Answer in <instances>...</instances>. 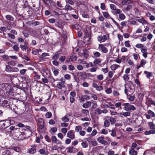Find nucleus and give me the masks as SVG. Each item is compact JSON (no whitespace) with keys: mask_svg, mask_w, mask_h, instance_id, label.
<instances>
[{"mask_svg":"<svg viewBox=\"0 0 155 155\" xmlns=\"http://www.w3.org/2000/svg\"><path fill=\"white\" fill-rule=\"evenodd\" d=\"M114 96H118L120 95L119 93L117 91L114 90L112 92Z\"/></svg>","mask_w":155,"mask_h":155,"instance_id":"nucleus-39","label":"nucleus"},{"mask_svg":"<svg viewBox=\"0 0 155 155\" xmlns=\"http://www.w3.org/2000/svg\"><path fill=\"white\" fill-rule=\"evenodd\" d=\"M77 59L76 56L75 55H72L70 56L69 60L71 61H75Z\"/></svg>","mask_w":155,"mask_h":155,"instance_id":"nucleus-27","label":"nucleus"},{"mask_svg":"<svg viewBox=\"0 0 155 155\" xmlns=\"http://www.w3.org/2000/svg\"><path fill=\"white\" fill-rule=\"evenodd\" d=\"M20 47L22 51H24V50H26L28 48V47L26 45H20Z\"/></svg>","mask_w":155,"mask_h":155,"instance_id":"nucleus-37","label":"nucleus"},{"mask_svg":"<svg viewBox=\"0 0 155 155\" xmlns=\"http://www.w3.org/2000/svg\"><path fill=\"white\" fill-rule=\"evenodd\" d=\"M56 87L59 89H62L66 87L65 81H60L57 84Z\"/></svg>","mask_w":155,"mask_h":155,"instance_id":"nucleus-8","label":"nucleus"},{"mask_svg":"<svg viewBox=\"0 0 155 155\" xmlns=\"http://www.w3.org/2000/svg\"><path fill=\"white\" fill-rule=\"evenodd\" d=\"M82 64H85L84 66V67L85 68H88L90 67V65L89 64L87 63V62L84 61H83L82 63Z\"/></svg>","mask_w":155,"mask_h":155,"instance_id":"nucleus-30","label":"nucleus"},{"mask_svg":"<svg viewBox=\"0 0 155 155\" xmlns=\"http://www.w3.org/2000/svg\"><path fill=\"white\" fill-rule=\"evenodd\" d=\"M109 121L110 122L111 124H114L115 122H116V120L115 119L112 117H109Z\"/></svg>","mask_w":155,"mask_h":155,"instance_id":"nucleus-29","label":"nucleus"},{"mask_svg":"<svg viewBox=\"0 0 155 155\" xmlns=\"http://www.w3.org/2000/svg\"><path fill=\"white\" fill-rule=\"evenodd\" d=\"M124 93L126 95L133 94L134 91V85L128 86L124 85Z\"/></svg>","mask_w":155,"mask_h":155,"instance_id":"nucleus-2","label":"nucleus"},{"mask_svg":"<svg viewBox=\"0 0 155 155\" xmlns=\"http://www.w3.org/2000/svg\"><path fill=\"white\" fill-rule=\"evenodd\" d=\"M62 119V121L64 122H67L69 120V119L67 117L66 115L63 117Z\"/></svg>","mask_w":155,"mask_h":155,"instance_id":"nucleus-48","label":"nucleus"},{"mask_svg":"<svg viewBox=\"0 0 155 155\" xmlns=\"http://www.w3.org/2000/svg\"><path fill=\"white\" fill-rule=\"evenodd\" d=\"M129 153L130 155H137V151L133 149H130V150Z\"/></svg>","mask_w":155,"mask_h":155,"instance_id":"nucleus-22","label":"nucleus"},{"mask_svg":"<svg viewBox=\"0 0 155 155\" xmlns=\"http://www.w3.org/2000/svg\"><path fill=\"white\" fill-rule=\"evenodd\" d=\"M1 105L4 107L9 108L10 107V105L8 103V101L6 100H4L2 103Z\"/></svg>","mask_w":155,"mask_h":155,"instance_id":"nucleus-16","label":"nucleus"},{"mask_svg":"<svg viewBox=\"0 0 155 155\" xmlns=\"http://www.w3.org/2000/svg\"><path fill=\"white\" fill-rule=\"evenodd\" d=\"M13 150L16 151L17 152H19L21 151V149L20 147H15L12 148Z\"/></svg>","mask_w":155,"mask_h":155,"instance_id":"nucleus-42","label":"nucleus"},{"mask_svg":"<svg viewBox=\"0 0 155 155\" xmlns=\"http://www.w3.org/2000/svg\"><path fill=\"white\" fill-rule=\"evenodd\" d=\"M59 57V54L58 53L54 55L52 57V58L54 60H57Z\"/></svg>","mask_w":155,"mask_h":155,"instance_id":"nucleus-59","label":"nucleus"},{"mask_svg":"<svg viewBox=\"0 0 155 155\" xmlns=\"http://www.w3.org/2000/svg\"><path fill=\"white\" fill-rule=\"evenodd\" d=\"M146 63V61L145 60L143 59H142L141 60L140 64V66H142V67H143Z\"/></svg>","mask_w":155,"mask_h":155,"instance_id":"nucleus-31","label":"nucleus"},{"mask_svg":"<svg viewBox=\"0 0 155 155\" xmlns=\"http://www.w3.org/2000/svg\"><path fill=\"white\" fill-rule=\"evenodd\" d=\"M127 98L129 100L131 101H133L135 99V97L134 95H132L130 94L129 95H127Z\"/></svg>","mask_w":155,"mask_h":155,"instance_id":"nucleus-24","label":"nucleus"},{"mask_svg":"<svg viewBox=\"0 0 155 155\" xmlns=\"http://www.w3.org/2000/svg\"><path fill=\"white\" fill-rule=\"evenodd\" d=\"M110 124V122L107 120H105L104 124V125L105 127H109Z\"/></svg>","mask_w":155,"mask_h":155,"instance_id":"nucleus-28","label":"nucleus"},{"mask_svg":"<svg viewBox=\"0 0 155 155\" xmlns=\"http://www.w3.org/2000/svg\"><path fill=\"white\" fill-rule=\"evenodd\" d=\"M98 48L104 53H107L108 51L107 49L103 44H99Z\"/></svg>","mask_w":155,"mask_h":155,"instance_id":"nucleus-10","label":"nucleus"},{"mask_svg":"<svg viewBox=\"0 0 155 155\" xmlns=\"http://www.w3.org/2000/svg\"><path fill=\"white\" fill-rule=\"evenodd\" d=\"M45 116L47 118H50L52 116V114L51 112H48L46 114Z\"/></svg>","mask_w":155,"mask_h":155,"instance_id":"nucleus-41","label":"nucleus"},{"mask_svg":"<svg viewBox=\"0 0 155 155\" xmlns=\"http://www.w3.org/2000/svg\"><path fill=\"white\" fill-rule=\"evenodd\" d=\"M103 15L104 17L105 18H108L110 16L108 12H103Z\"/></svg>","mask_w":155,"mask_h":155,"instance_id":"nucleus-57","label":"nucleus"},{"mask_svg":"<svg viewBox=\"0 0 155 155\" xmlns=\"http://www.w3.org/2000/svg\"><path fill=\"white\" fill-rule=\"evenodd\" d=\"M13 48L15 51H18L19 50V48L17 45H14L13 47Z\"/></svg>","mask_w":155,"mask_h":155,"instance_id":"nucleus-44","label":"nucleus"},{"mask_svg":"<svg viewBox=\"0 0 155 155\" xmlns=\"http://www.w3.org/2000/svg\"><path fill=\"white\" fill-rule=\"evenodd\" d=\"M6 18L7 20L11 21H12L14 20V18L12 16L10 15H7L6 16Z\"/></svg>","mask_w":155,"mask_h":155,"instance_id":"nucleus-36","label":"nucleus"},{"mask_svg":"<svg viewBox=\"0 0 155 155\" xmlns=\"http://www.w3.org/2000/svg\"><path fill=\"white\" fill-rule=\"evenodd\" d=\"M107 39V36L105 35L102 36V35L99 36L97 37V40L100 42H104Z\"/></svg>","mask_w":155,"mask_h":155,"instance_id":"nucleus-11","label":"nucleus"},{"mask_svg":"<svg viewBox=\"0 0 155 155\" xmlns=\"http://www.w3.org/2000/svg\"><path fill=\"white\" fill-rule=\"evenodd\" d=\"M148 124L149 125L150 129H153L155 128V126L153 122H150L148 123Z\"/></svg>","mask_w":155,"mask_h":155,"instance_id":"nucleus-43","label":"nucleus"},{"mask_svg":"<svg viewBox=\"0 0 155 155\" xmlns=\"http://www.w3.org/2000/svg\"><path fill=\"white\" fill-rule=\"evenodd\" d=\"M84 67L81 64H79L77 66V68L79 70L81 71L83 69Z\"/></svg>","mask_w":155,"mask_h":155,"instance_id":"nucleus-60","label":"nucleus"},{"mask_svg":"<svg viewBox=\"0 0 155 155\" xmlns=\"http://www.w3.org/2000/svg\"><path fill=\"white\" fill-rule=\"evenodd\" d=\"M65 9L67 11L69 10H71L73 9V8L69 5H66L65 7Z\"/></svg>","mask_w":155,"mask_h":155,"instance_id":"nucleus-55","label":"nucleus"},{"mask_svg":"<svg viewBox=\"0 0 155 155\" xmlns=\"http://www.w3.org/2000/svg\"><path fill=\"white\" fill-rule=\"evenodd\" d=\"M68 69L70 71L74 70L75 69L74 66L72 65H69L68 66Z\"/></svg>","mask_w":155,"mask_h":155,"instance_id":"nucleus-63","label":"nucleus"},{"mask_svg":"<svg viewBox=\"0 0 155 155\" xmlns=\"http://www.w3.org/2000/svg\"><path fill=\"white\" fill-rule=\"evenodd\" d=\"M65 57L64 56H62L59 58V60L61 62H64L65 61Z\"/></svg>","mask_w":155,"mask_h":155,"instance_id":"nucleus-58","label":"nucleus"},{"mask_svg":"<svg viewBox=\"0 0 155 155\" xmlns=\"http://www.w3.org/2000/svg\"><path fill=\"white\" fill-rule=\"evenodd\" d=\"M77 75L79 77H81L82 80L85 79L86 78V73L84 72H81L77 73Z\"/></svg>","mask_w":155,"mask_h":155,"instance_id":"nucleus-14","label":"nucleus"},{"mask_svg":"<svg viewBox=\"0 0 155 155\" xmlns=\"http://www.w3.org/2000/svg\"><path fill=\"white\" fill-rule=\"evenodd\" d=\"M37 146L35 145H34L31 146L32 148L29 150V153L33 154L35 153L36 151V150L35 147H36Z\"/></svg>","mask_w":155,"mask_h":155,"instance_id":"nucleus-17","label":"nucleus"},{"mask_svg":"<svg viewBox=\"0 0 155 155\" xmlns=\"http://www.w3.org/2000/svg\"><path fill=\"white\" fill-rule=\"evenodd\" d=\"M140 50L141 52L143 53V56L145 58H146L147 57V54H148L147 47H145L144 48H143L141 49Z\"/></svg>","mask_w":155,"mask_h":155,"instance_id":"nucleus-12","label":"nucleus"},{"mask_svg":"<svg viewBox=\"0 0 155 155\" xmlns=\"http://www.w3.org/2000/svg\"><path fill=\"white\" fill-rule=\"evenodd\" d=\"M82 54L85 58H87L89 57V54L86 51H84L83 52Z\"/></svg>","mask_w":155,"mask_h":155,"instance_id":"nucleus-38","label":"nucleus"},{"mask_svg":"<svg viewBox=\"0 0 155 155\" xmlns=\"http://www.w3.org/2000/svg\"><path fill=\"white\" fill-rule=\"evenodd\" d=\"M15 135L17 137L19 140H22L24 139L25 137L24 132H21L20 131L17 132Z\"/></svg>","mask_w":155,"mask_h":155,"instance_id":"nucleus-6","label":"nucleus"},{"mask_svg":"<svg viewBox=\"0 0 155 155\" xmlns=\"http://www.w3.org/2000/svg\"><path fill=\"white\" fill-rule=\"evenodd\" d=\"M135 46L136 48L141 49H142L145 47L144 45L141 44H137Z\"/></svg>","mask_w":155,"mask_h":155,"instance_id":"nucleus-32","label":"nucleus"},{"mask_svg":"<svg viewBox=\"0 0 155 155\" xmlns=\"http://www.w3.org/2000/svg\"><path fill=\"white\" fill-rule=\"evenodd\" d=\"M67 137L71 140H73L75 138V136L74 131L70 130L69 131L67 134Z\"/></svg>","mask_w":155,"mask_h":155,"instance_id":"nucleus-7","label":"nucleus"},{"mask_svg":"<svg viewBox=\"0 0 155 155\" xmlns=\"http://www.w3.org/2000/svg\"><path fill=\"white\" fill-rule=\"evenodd\" d=\"M97 78L99 80L101 81L104 79V76L102 74H99L97 76Z\"/></svg>","mask_w":155,"mask_h":155,"instance_id":"nucleus-54","label":"nucleus"},{"mask_svg":"<svg viewBox=\"0 0 155 155\" xmlns=\"http://www.w3.org/2000/svg\"><path fill=\"white\" fill-rule=\"evenodd\" d=\"M91 103L90 101H87L86 103L83 104L82 107L84 108H87L90 107L91 105Z\"/></svg>","mask_w":155,"mask_h":155,"instance_id":"nucleus-21","label":"nucleus"},{"mask_svg":"<svg viewBox=\"0 0 155 155\" xmlns=\"http://www.w3.org/2000/svg\"><path fill=\"white\" fill-rule=\"evenodd\" d=\"M104 137V136H102L98 137L97 138V140L100 143L104 145H106L108 144L107 141L105 140Z\"/></svg>","mask_w":155,"mask_h":155,"instance_id":"nucleus-4","label":"nucleus"},{"mask_svg":"<svg viewBox=\"0 0 155 155\" xmlns=\"http://www.w3.org/2000/svg\"><path fill=\"white\" fill-rule=\"evenodd\" d=\"M123 105L124 106L123 108L124 110L126 111L130 110H134L136 109L134 106L131 105L129 103H124Z\"/></svg>","mask_w":155,"mask_h":155,"instance_id":"nucleus-3","label":"nucleus"},{"mask_svg":"<svg viewBox=\"0 0 155 155\" xmlns=\"http://www.w3.org/2000/svg\"><path fill=\"white\" fill-rule=\"evenodd\" d=\"M120 117L123 116L125 117L130 116V112L127 111L125 112H121L119 114Z\"/></svg>","mask_w":155,"mask_h":155,"instance_id":"nucleus-18","label":"nucleus"},{"mask_svg":"<svg viewBox=\"0 0 155 155\" xmlns=\"http://www.w3.org/2000/svg\"><path fill=\"white\" fill-rule=\"evenodd\" d=\"M127 62L130 65L133 67H134V63L130 59H129L128 60Z\"/></svg>","mask_w":155,"mask_h":155,"instance_id":"nucleus-52","label":"nucleus"},{"mask_svg":"<svg viewBox=\"0 0 155 155\" xmlns=\"http://www.w3.org/2000/svg\"><path fill=\"white\" fill-rule=\"evenodd\" d=\"M2 125L4 127H4L5 128H7L10 126V121L9 119L5 120L4 121H3L2 123Z\"/></svg>","mask_w":155,"mask_h":155,"instance_id":"nucleus-13","label":"nucleus"},{"mask_svg":"<svg viewBox=\"0 0 155 155\" xmlns=\"http://www.w3.org/2000/svg\"><path fill=\"white\" fill-rule=\"evenodd\" d=\"M89 111L87 110L84 109H82V113L86 116L89 114Z\"/></svg>","mask_w":155,"mask_h":155,"instance_id":"nucleus-35","label":"nucleus"},{"mask_svg":"<svg viewBox=\"0 0 155 155\" xmlns=\"http://www.w3.org/2000/svg\"><path fill=\"white\" fill-rule=\"evenodd\" d=\"M114 72V71H111L109 72L108 74V76L109 78H111L113 76Z\"/></svg>","mask_w":155,"mask_h":155,"instance_id":"nucleus-61","label":"nucleus"},{"mask_svg":"<svg viewBox=\"0 0 155 155\" xmlns=\"http://www.w3.org/2000/svg\"><path fill=\"white\" fill-rule=\"evenodd\" d=\"M155 134V130H153L148 131H146L144 133V134L146 135H148L150 134Z\"/></svg>","mask_w":155,"mask_h":155,"instance_id":"nucleus-25","label":"nucleus"},{"mask_svg":"<svg viewBox=\"0 0 155 155\" xmlns=\"http://www.w3.org/2000/svg\"><path fill=\"white\" fill-rule=\"evenodd\" d=\"M119 17L121 20H124L126 18L124 15L123 13H120L119 15Z\"/></svg>","mask_w":155,"mask_h":155,"instance_id":"nucleus-33","label":"nucleus"},{"mask_svg":"<svg viewBox=\"0 0 155 155\" xmlns=\"http://www.w3.org/2000/svg\"><path fill=\"white\" fill-rule=\"evenodd\" d=\"M111 89L110 88H107L105 90V91L107 94H110L112 92Z\"/></svg>","mask_w":155,"mask_h":155,"instance_id":"nucleus-45","label":"nucleus"},{"mask_svg":"<svg viewBox=\"0 0 155 155\" xmlns=\"http://www.w3.org/2000/svg\"><path fill=\"white\" fill-rule=\"evenodd\" d=\"M81 145L84 148H86L88 146V144L86 142H83L81 143Z\"/></svg>","mask_w":155,"mask_h":155,"instance_id":"nucleus-53","label":"nucleus"},{"mask_svg":"<svg viewBox=\"0 0 155 155\" xmlns=\"http://www.w3.org/2000/svg\"><path fill=\"white\" fill-rule=\"evenodd\" d=\"M90 99V97L89 96L87 95H84L81 98V99L82 100L83 99V100L84 101V99L86 100H88Z\"/></svg>","mask_w":155,"mask_h":155,"instance_id":"nucleus-47","label":"nucleus"},{"mask_svg":"<svg viewBox=\"0 0 155 155\" xmlns=\"http://www.w3.org/2000/svg\"><path fill=\"white\" fill-rule=\"evenodd\" d=\"M124 45L127 48H129L130 47V41H127L125 42Z\"/></svg>","mask_w":155,"mask_h":155,"instance_id":"nucleus-50","label":"nucleus"},{"mask_svg":"<svg viewBox=\"0 0 155 155\" xmlns=\"http://www.w3.org/2000/svg\"><path fill=\"white\" fill-rule=\"evenodd\" d=\"M107 155H119V154H114V152L113 151H109L108 152Z\"/></svg>","mask_w":155,"mask_h":155,"instance_id":"nucleus-56","label":"nucleus"},{"mask_svg":"<svg viewBox=\"0 0 155 155\" xmlns=\"http://www.w3.org/2000/svg\"><path fill=\"white\" fill-rule=\"evenodd\" d=\"M109 18L111 19L112 20V21H113V22H114V23L118 27H119V24L117 23V22L114 20V19L111 18V17H110V16L109 17Z\"/></svg>","mask_w":155,"mask_h":155,"instance_id":"nucleus-62","label":"nucleus"},{"mask_svg":"<svg viewBox=\"0 0 155 155\" xmlns=\"http://www.w3.org/2000/svg\"><path fill=\"white\" fill-rule=\"evenodd\" d=\"M9 129L12 131L14 132V133H15L16 134L17 132H19L20 131V129L19 128H15V127L14 126H11Z\"/></svg>","mask_w":155,"mask_h":155,"instance_id":"nucleus-15","label":"nucleus"},{"mask_svg":"<svg viewBox=\"0 0 155 155\" xmlns=\"http://www.w3.org/2000/svg\"><path fill=\"white\" fill-rule=\"evenodd\" d=\"M137 21L138 22L142 23L143 25L147 24V21L143 18L138 19L137 20Z\"/></svg>","mask_w":155,"mask_h":155,"instance_id":"nucleus-23","label":"nucleus"},{"mask_svg":"<svg viewBox=\"0 0 155 155\" xmlns=\"http://www.w3.org/2000/svg\"><path fill=\"white\" fill-rule=\"evenodd\" d=\"M11 87L8 84H0V94L8 98H12V96Z\"/></svg>","mask_w":155,"mask_h":155,"instance_id":"nucleus-1","label":"nucleus"},{"mask_svg":"<svg viewBox=\"0 0 155 155\" xmlns=\"http://www.w3.org/2000/svg\"><path fill=\"white\" fill-rule=\"evenodd\" d=\"M108 131L106 129H103L101 131V134H108Z\"/></svg>","mask_w":155,"mask_h":155,"instance_id":"nucleus-64","label":"nucleus"},{"mask_svg":"<svg viewBox=\"0 0 155 155\" xmlns=\"http://www.w3.org/2000/svg\"><path fill=\"white\" fill-rule=\"evenodd\" d=\"M120 67V66L118 64H114L111 66L110 68L112 70H114Z\"/></svg>","mask_w":155,"mask_h":155,"instance_id":"nucleus-26","label":"nucleus"},{"mask_svg":"<svg viewBox=\"0 0 155 155\" xmlns=\"http://www.w3.org/2000/svg\"><path fill=\"white\" fill-rule=\"evenodd\" d=\"M148 113L150 116L152 117H154L155 116L154 113L150 110H149L148 111Z\"/></svg>","mask_w":155,"mask_h":155,"instance_id":"nucleus-46","label":"nucleus"},{"mask_svg":"<svg viewBox=\"0 0 155 155\" xmlns=\"http://www.w3.org/2000/svg\"><path fill=\"white\" fill-rule=\"evenodd\" d=\"M46 3L49 6H52L53 4V2L51 0H46Z\"/></svg>","mask_w":155,"mask_h":155,"instance_id":"nucleus-51","label":"nucleus"},{"mask_svg":"<svg viewBox=\"0 0 155 155\" xmlns=\"http://www.w3.org/2000/svg\"><path fill=\"white\" fill-rule=\"evenodd\" d=\"M82 129V127L80 126H76L75 128V131L76 132H78L80 130H81Z\"/></svg>","mask_w":155,"mask_h":155,"instance_id":"nucleus-49","label":"nucleus"},{"mask_svg":"<svg viewBox=\"0 0 155 155\" xmlns=\"http://www.w3.org/2000/svg\"><path fill=\"white\" fill-rule=\"evenodd\" d=\"M36 121L39 128L41 129H42L44 127V126L43 119L41 118H39Z\"/></svg>","mask_w":155,"mask_h":155,"instance_id":"nucleus-5","label":"nucleus"},{"mask_svg":"<svg viewBox=\"0 0 155 155\" xmlns=\"http://www.w3.org/2000/svg\"><path fill=\"white\" fill-rule=\"evenodd\" d=\"M101 62V60L100 59H97L94 60L93 63L95 65H96L100 64Z\"/></svg>","mask_w":155,"mask_h":155,"instance_id":"nucleus-34","label":"nucleus"},{"mask_svg":"<svg viewBox=\"0 0 155 155\" xmlns=\"http://www.w3.org/2000/svg\"><path fill=\"white\" fill-rule=\"evenodd\" d=\"M78 151V150L73 146L67 148V152L70 153H76Z\"/></svg>","mask_w":155,"mask_h":155,"instance_id":"nucleus-9","label":"nucleus"},{"mask_svg":"<svg viewBox=\"0 0 155 155\" xmlns=\"http://www.w3.org/2000/svg\"><path fill=\"white\" fill-rule=\"evenodd\" d=\"M132 1L131 0H123L121 2V4L123 5L132 4Z\"/></svg>","mask_w":155,"mask_h":155,"instance_id":"nucleus-19","label":"nucleus"},{"mask_svg":"<svg viewBox=\"0 0 155 155\" xmlns=\"http://www.w3.org/2000/svg\"><path fill=\"white\" fill-rule=\"evenodd\" d=\"M144 73L146 74V76L147 78L150 79V77H152L153 76L152 72H148L147 71H145Z\"/></svg>","mask_w":155,"mask_h":155,"instance_id":"nucleus-20","label":"nucleus"},{"mask_svg":"<svg viewBox=\"0 0 155 155\" xmlns=\"http://www.w3.org/2000/svg\"><path fill=\"white\" fill-rule=\"evenodd\" d=\"M51 140L52 142L53 143H56L57 141V138L54 136H52L51 138Z\"/></svg>","mask_w":155,"mask_h":155,"instance_id":"nucleus-40","label":"nucleus"}]
</instances>
